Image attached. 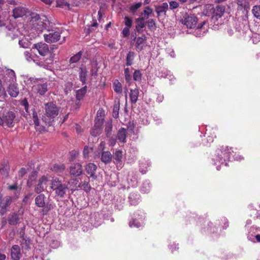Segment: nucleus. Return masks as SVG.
Segmentation results:
<instances>
[{"label":"nucleus","instance_id":"obj_1","mask_svg":"<svg viewBox=\"0 0 260 260\" xmlns=\"http://www.w3.org/2000/svg\"><path fill=\"white\" fill-rule=\"evenodd\" d=\"M0 27H5L9 31L8 35L12 39L19 37L21 34L16 28V24L12 23L9 13L6 11L0 10Z\"/></svg>","mask_w":260,"mask_h":260},{"label":"nucleus","instance_id":"obj_2","mask_svg":"<svg viewBox=\"0 0 260 260\" xmlns=\"http://www.w3.org/2000/svg\"><path fill=\"white\" fill-rule=\"evenodd\" d=\"M15 81L16 76L14 71L10 69L7 70L4 76V82L9 84L7 91L13 98L17 97L19 93L17 85L15 83Z\"/></svg>","mask_w":260,"mask_h":260},{"label":"nucleus","instance_id":"obj_3","mask_svg":"<svg viewBox=\"0 0 260 260\" xmlns=\"http://www.w3.org/2000/svg\"><path fill=\"white\" fill-rule=\"evenodd\" d=\"M45 112L42 119L45 123L50 125L54 121L59 113V107L53 102H48L44 105Z\"/></svg>","mask_w":260,"mask_h":260},{"label":"nucleus","instance_id":"obj_4","mask_svg":"<svg viewBox=\"0 0 260 260\" xmlns=\"http://www.w3.org/2000/svg\"><path fill=\"white\" fill-rule=\"evenodd\" d=\"M6 6L8 7L10 11L12 10V16L14 19L23 17L27 12V9L25 7L15 0H9Z\"/></svg>","mask_w":260,"mask_h":260},{"label":"nucleus","instance_id":"obj_5","mask_svg":"<svg viewBox=\"0 0 260 260\" xmlns=\"http://www.w3.org/2000/svg\"><path fill=\"white\" fill-rule=\"evenodd\" d=\"M234 151L232 148H229L228 146L221 147L220 149H218L216 151V153L213 160L215 161L214 164L217 165V162L223 164L224 162L227 160H230L231 156Z\"/></svg>","mask_w":260,"mask_h":260},{"label":"nucleus","instance_id":"obj_6","mask_svg":"<svg viewBox=\"0 0 260 260\" xmlns=\"http://www.w3.org/2000/svg\"><path fill=\"white\" fill-rule=\"evenodd\" d=\"M48 82L43 80H37L34 82L32 91L40 95H43L48 90Z\"/></svg>","mask_w":260,"mask_h":260},{"label":"nucleus","instance_id":"obj_7","mask_svg":"<svg viewBox=\"0 0 260 260\" xmlns=\"http://www.w3.org/2000/svg\"><path fill=\"white\" fill-rule=\"evenodd\" d=\"M144 219V214L141 211H138L134 214L132 220L129 222L130 227L140 228L143 225Z\"/></svg>","mask_w":260,"mask_h":260},{"label":"nucleus","instance_id":"obj_8","mask_svg":"<svg viewBox=\"0 0 260 260\" xmlns=\"http://www.w3.org/2000/svg\"><path fill=\"white\" fill-rule=\"evenodd\" d=\"M15 114L12 111H7L3 114V126L12 127L14 125Z\"/></svg>","mask_w":260,"mask_h":260},{"label":"nucleus","instance_id":"obj_9","mask_svg":"<svg viewBox=\"0 0 260 260\" xmlns=\"http://www.w3.org/2000/svg\"><path fill=\"white\" fill-rule=\"evenodd\" d=\"M198 22L197 17L193 14L189 15H185L184 19H182V23L188 28H194Z\"/></svg>","mask_w":260,"mask_h":260},{"label":"nucleus","instance_id":"obj_10","mask_svg":"<svg viewBox=\"0 0 260 260\" xmlns=\"http://www.w3.org/2000/svg\"><path fill=\"white\" fill-rule=\"evenodd\" d=\"M12 202V198L10 196L4 197L0 202V214L4 215L9 210L8 208Z\"/></svg>","mask_w":260,"mask_h":260},{"label":"nucleus","instance_id":"obj_11","mask_svg":"<svg viewBox=\"0 0 260 260\" xmlns=\"http://www.w3.org/2000/svg\"><path fill=\"white\" fill-rule=\"evenodd\" d=\"M33 48L36 49L39 54L42 56H46L50 53L48 45L45 43L35 44Z\"/></svg>","mask_w":260,"mask_h":260},{"label":"nucleus","instance_id":"obj_12","mask_svg":"<svg viewBox=\"0 0 260 260\" xmlns=\"http://www.w3.org/2000/svg\"><path fill=\"white\" fill-rule=\"evenodd\" d=\"M42 19H39L37 23H33L32 28L39 31H42L48 24V19L47 17L44 15H42Z\"/></svg>","mask_w":260,"mask_h":260},{"label":"nucleus","instance_id":"obj_13","mask_svg":"<svg viewBox=\"0 0 260 260\" xmlns=\"http://www.w3.org/2000/svg\"><path fill=\"white\" fill-rule=\"evenodd\" d=\"M45 41L48 43L56 42L60 38V32L59 31H51L48 34H44Z\"/></svg>","mask_w":260,"mask_h":260},{"label":"nucleus","instance_id":"obj_14","mask_svg":"<svg viewBox=\"0 0 260 260\" xmlns=\"http://www.w3.org/2000/svg\"><path fill=\"white\" fill-rule=\"evenodd\" d=\"M48 180L47 177L43 176L39 179L38 183L35 187V191L37 193H40L44 191L47 187Z\"/></svg>","mask_w":260,"mask_h":260},{"label":"nucleus","instance_id":"obj_15","mask_svg":"<svg viewBox=\"0 0 260 260\" xmlns=\"http://www.w3.org/2000/svg\"><path fill=\"white\" fill-rule=\"evenodd\" d=\"M10 166L7 161H3L0 164V173L2 178L5 179L9 177Z\"/></svg>","mask_w":260,"mask_h":260},{"label":"nucleus","instance_id":"obj_16","mask_svg":"<svg viewBox=\"0 0 260 260\" xmlns=\"http://www.w3.org/2000/svg\"><path fill=\"white\" fill-rule=\"evenodd\" d=\"M82 173V166L79 163L72 164L70 167V174L72 176H79Z\"/></svg>","mask_w":260,"mask_h":260},{"label":"nucleus","instance_id":"obj_17","mask_svg":"<svg viewBox=\"0 0 260 260\" xmlns=\"http://www.w3.org/2000/svg\"><path fill=\"white\" fill-rule=\"evenodd\" d=\"M96 169V166L93 163H89L85 167L86 172L94 180L97 178V176L95 174Z\"/></svg>","mask_w":260,"mask_h":260},{"label":"nucleus","instance_id":"obj_18","mask_svg":"<svg viewBox=\"0 0 260 260\" xmlns=\"http://www.w3.org/2000/svg\"><path fill=\"white\" fill-rule=\"evenodd\" d=\"M11 256L12 260H19L21 256L20 248L18 245H13L11 249Z\"/></svg>","mask_w":260,"mask_h":260},{"label":"nucleus","instance_id":"obj_19","mask_svg":"<svg viewBox=\"0 0 260 260\" xmlns=\"http://www.w3.org/2000/svg\"><path fill=\"white\" fill-rule=\"evenodd\" d=\"M114 163L118 167H122V160L123 158V152L121 150H116L113 154Z\"/></svg>","mask_w":260,"mask_h":260},{"label":"nucleus","instance_id":"obj_20","mask_svg":"<svg viewBox=\"0 0 260 260\" xmlns=\"http://www.w3.org/2000/svg\"><path fill=\"white\" fill-rule=\"evenodd\" d=\"M32 118L35 125L36 129L40 132H43L45 130L44 126L40 125L39 124V120L38 117L37 113L36 111H34L32 113Z\"/></svg>","mask_w":260,"mask_h":260},{"label":"nucleus","instance_id":"obj_21","mask_svg":"<svg viewBox=\"0 0 260 260\" xmlns=\"http://www.w3.org/2000/svg\"><path fill=\"white\" fill-rule=\"evenodd\" d=\"M87 72V70L85 67H81L80 68L79 76L80 81L82 82V84L86 83Z\"/></svg>","mask_w":260,"mask_h":260},{"label":"nucleus","instance_id":"obj_22","mask_svg":"<svg viewBox=\"0 0 260 260\" xmlns=\"http://www.w3.org/2000/svg\"><path fill=\"white\" fill-rule=\"evenodd\" d=\"M7 221L10 225H16L19 221V216L16 213H10L8 216Z\"/></svg>","mask_w":260,"mask_h":260},{"label":"nucleus","instance_id":"obj_23","mask_svg":"<svg viewBox=\"0 0 260 260\" xmlns=\"http://www.w3.org/2000/svg\"><path fill=\"white\" fill-rule=\"evenodd\" d=\"M215 13L214 18L217 20L220 18L225 11V7L223 6L218 5L214 8Z\"/></svg>","mask_w":260,"mask_h":260},{"label":"nucleus","instance_id":"obj_24","mask_svg":"<svg viewBox=\"0 0 260 260\" xmlns=\"http://www.w3.org/2000/svg\"><path fill=\"white\" fill-rule=\"evenodd\" d=\"M67 188V186L66 184L61 183L60 185L56 188L54 190L55 191L56 195L62 197L64 196Z\"/></svg>","mask_w":260,"mask_h":260},{"label":"nucleus","instance_id":"obj_25","mask_svg":"<svg viewBox=\"0 0 260 260\" xmlns=\"http://www.w3.org/2000/svg\"><path fill=\"white\" fill-rule=\"evenodd\" d=\"M214 13L215 10L213 5L209 4L205 6L204 10V13L206 16H212L214 18Z\"/></svg>","mask_w":260,"mask_h":260},{"label":"nucleus","instance_id":"obj_26","mask_svg":"<svg viewBox=\"0 0 260 260\" xmlns=\"http://www.w3.org/2000/svg\"><path fill=\"white\" fill-rule=\"evenodd\" d=\"M136 29L137 31L139 32H142L143 28L145 26L144 18L143 17L138 18L136 20Z\"/></svg>","mask_w":260,"mask_h":260},{"label":"nucleus","instance_id":"obj_27","mask_svg":"<svg viewBox=\"0 0 260 260\" xmlns=\"http://www.w3.org/2000/svg\"><path fill=\"white\" fill-rule=\"evenodd\" d=\"M129 202L131 205H136L140 200V196L138 193H131L128 197Z\"/></svg>","mask_w":260,"mask_h":260},{"label":"nucleus","instance_id":"obj_28","mask_svg":"<svg viewBox=\"0 0 260 260\" xmlns=\"http://www.w3.org/2000/svg\"><path fill=\"white\" fill-rule=\"evenodd\" d=\"M139 94V91L138 88L131 89L129 93V97L131 102L133 104H135L137 100Z\"/></svg>","mask_w":260,"mask_h":260},{"label":"nucleus","instance_id":"obj_29","mask_svg":"<svg viewBox=\"0 0 260 260\" xmlns=\"http://www.w3.org/2000/svg\"><path fill=\"white\" fill-rule=\"evenodd\" d=\"M126 129L124 128H121L118 132L117 138L118 140L122 143L125 142L126 137Z\"/></svg>","mask_w":260,"mask_h":260},{"label":"nucleus","instance_id":"obj_30","mask_svg":"<svg viewBox=\"0 0 260 260\" xmlns=\"http://www.w3.org/2000/svg\"><path fill=\"white\" fill-rule=\"evenodd\" d=\"M147 40V37L145 35H143L141 37H138L137 39L136 43V47L138 51H140L143 50V48L141 45L143 44L145 41Z\"/></svg>","mask_w":260,"mask_h":260},{"label":"nucleus","instance_id":"obj_31","mask_svg":"<svg viewBox=\"0 0 260 260\" xmlns=\"http://www.w3.org/2000/svg\"><path fill=\"white\" fill-rule=\"evenodd\" d=\"M112 155L109 151H104L101 155V160L105 164H108L111 162Z\"/></svg>","mask_w":260,"mask_h":260},{"label":"nucleus","instance_id":"obj_32","mask_svg":"<svg viewBox=\"0 0 260 260\" xmlns=\"http://www.w3.org/2000/svg\"><path fill=\"white\" fill-rule=\"evenodd\" d=\"M65 166L63 164H54L51 168V170L58 174H60L64 171Z\"/></svg>","mask_w":260,"mask_h":260},{"label":"nucleus","instance_id":"obj_33","mask_svg":"<svg viewBox=\"0 0 260 260\" xmlns=\"http://www.w3.org/2000/svg\"><path fill=\"white\" fill-rule=\"evenodd\" d=\"M168 4L167 3H164L161 5L156 7L155 11L158 15H160L162 13L165 14L168 9Z\"/></svg>","mask_w":260,"mask_h":260},{"label":"nucleus","instance_id":"obj_34","mask_svg":"<svg viewBox=\"0 0 260 260\" xmlns=\"http://www.w3.org/2000/svg\"><path fill=\"white\" fill-rule=\"evenodd\" d=\"M35 203L38 207H43L45 205L44 194L38 195L35 199Z\"/></svg>","mask_w":260,"mask_h":260},{"label":"nucleus","instance_id":"obj_35","mask_svg":"<svg viewBox=\"0 0 260 260\" xmlns=\"http://www.w3.org/2000/svg\"><path fill=\"white\" fill-rule=\"evenodd\" d=\"M238 9L239 10H244L247 11L249 8L248 3L245 0H238L237 1Z\"/></svg>","mask_w":260,"mask_h":260},{"label":"nucleus","instance_id":"obj_36","mask_svg":"<svg viewBox=\"0 0 260 260\" xmlns=\"http://www.w3.org/2000/svg\"><path fill=\"white\" fill-rule=\"evenodd\" d=\"M87 92V86L80 88L76 91V99L77 101H80L83 99Z\"/></svg>","mask_w":260,"mask_h":260},{"label":"nucleus","instance_id":"obj_37","mask_svg":"<svg viewBox=\"0 0 260 260\" xmlns=\"http://www.w3.org/2000/svg\"><path fill=\"white\" fill-rule=\"evenodd\" d=\"M30 24L31 26L33 25V23H37V21L39 20V19H42V15L38 14L36 13H31L30 14Z\"/></svg>","mask_w":260,"mask_h":260},{"label":"nucleus","instance_id":"obj_38","mask_svg":"<svg viewBox=\"0 0 260 260\" xmlns=\"http://www.w3.org/2000/svg\"><path fill=\"white\" fill-rule=\"evenodd\" d=\"M19 45L21 47L27 48L30 46V42L25 38H22L19 40Z\"/></svg>","mask_w":260,"mask_h":260},{"label":"nucleus","instance_id":"obj_39","mask_svg":"<svg viewBox=\"0 0 260 260\" xmlns=\"http://www.w3.org/2000/svg\"><path fill=\"white\" fill-rule=\"evenodd\" d=\"M134 56L135 53L134 52L130 51L128 53L126 56V66H129L132 64Z\"/></svg>","mask_w":260,"mask_h":260},{"label":"nucleus","instance_id":"obj_40","mask_svg":"<svg viewBox=\"0 0 260 260\" xmlns=\"http://www.w3.org/2000/svg\"><path fill=\"white\" fill-rule=\"evenodd\" d=\"M252 12L255 18L260 19V5L253 6L252 9Z\"/></svg>","mask_w":260,"mask_h":260},{"label":"nucleus","instance_id":"obj_41","mask_svg":"<svg viewBox=\"0 0 260 260\" xmlns=\"http://www.w3.org/2000/svg\"><path fill=\"white\" fill-rule=\"evenodd\" d=\"M78 187L82 188L86 192L89 191L91 189V187L89 184V181H85L81 182L78 185Z\"/></svg>","mask_w":260,"mask_h":260},{"label":"nucleus","instance_id":"obj_42","mask_svg":"<svg viewBox=\"0 0 260 260\" xmlns=\"http://www.w3.org/2000/svg\"><path fill=\"white\" fill-rule=\"evenodd\" d=\"M61 182L58 178H53L51 181V187L52 189L54 190L56 188H57L58 186L60 185L61 184Z\"/></svg>","mask_w":260,"mask_h":260},{"label":"nucleus","instance_id":"obj_43","mask_svg":"<svg viewBox=\"0 0 260 260\" xmlns=\"http://www.w3.org/2000/svg\"><path fill=\"white\" fill-rule=\"evenodd\" d=\"M103 122L104 119L103 118H95L94 127L101 129V131H102V125L103 124Z\"/></svg>","mask_w":260,"mask_h":260},{"label":"nucleus","instance_id":"obj_44","mask_svg":"<svg viewBox=\"0 0 260 260\" xmlns=\"http://www.w3.org/2000/svg\"><path fill=\"white\" fill-rule=\"evenodd\" d=\"M247 237L249 240L254 243L260 242V235L259 234H257L254 236L253 235L248 234L247 235Z\"/></svg>","mask_w":260,"mask_h":260},{"label":"nucleus","instance_id":"obj_45","mask_svg":"<svg viewBox=\"0 0 260 260\" xmlns=\"http://www.w3.org/2000/svg\"><path fill=\"white\" fill-rule=\"evenodd\" d=\"M119 103H118L114 105L113 110V117L115 118H117L119 116Z\"/></svg>","mask_w":260,"mask_h":260},{"label":"nucleus","instance_id":"obj_46","mask_svg":"<svg viewBox=\"0 0 260 260\" xmlns=\"http://www.w3.org/2000/svg\"><path fill=\"white\" fill-rule=\"evenodd\" d=\"M7 97V94L5 88L3 86L2 81L0 79V98L5 99Z\"/></svg>","mask_w":260,"mask_h":260},{"label":"nucleus","instance_id":"obj_47","mask_svg":"<svg viewBox=\"0 0 260 260\" xmlns=\"http://www.w3.org/2000/svg\"><path fill=\"white\" fill-rule=\"evenodd\" d=\"M142 78V74L139 70H136L133 74V79L135 81H140Z\"/></svg>","mask_w":260,"mask_h":260},{"label":"nucleus","instance_id":"obj_48","mask_svg":"<svg viewBox=\"0 0 260 260\" xmlns=\"http://www.w3.org/2000/svg\"><path fill=\"white\" fill-rule=\"evenodd\" d=\"M142 3H138L136 4L132 5L130 6L129 9L131 12L134 13L137 10L141 7Z\"/></svg>","mask_w":260,"mask_h":260},{"label":"nucleus","instance_id":"obj_49","mask_svg":"<svg viewBox=\"0 0 260 260\" xmlns=\"http://www.w3.org/2000/svg\"><path fill=\"white\" fill-rule=\"evenodd\" d=\"M81 55H82V54L81 52H78L77 54H76L74 56H72L70 58V62L71 63H75V62H77L81 58Z\"/></svg>","mask_w":260,"mask_h":260},{"label":"nucleus","instance_id":"obj_50","mask_svg":"<svg viewBox=\"0 0 260 260\" xmlns=\"http://www.w3.org/2000/svg\"><path fill=\"white\" fill-rule=\"evenodd\" d=\"M148 27L151 29H154L156 28L155 23L153 19H150L147 21Z\"/></svg>","mask_w":260,"mask_h":260},{"label":"nucleus","instance_id":"obj_51","mask_svg":"<svg viewBox=\"0 0 260 260\" xmlns=\"http://www.w3.org/2000/svg\"><path fill=\"white\" fill-rule=\"evenodd\" d=\"M112 129V124L111 122L108 123L105 127V133L107 136H109L111 135V133Z\"/></svg>","mask_w":260,"mask_h":260},{"label":"nucleus","instance_id":"obj_52","mask_svg":"<svg viewBox=\"0 0 260 260\" xmlns=\"http://www.w3.org/2000/svg\"><path fill=\"white\" fill-rule=\"evenodd\" d=\"M114 90L116 92L120 93L122 91V86L119 82L114 83Z\"/></svg>","mask_w":260,"mask_h":260},{"label":"nucleus","instance_id":"obj_53","mask_svg":"<svg viewBox=\"0 0 260 260\" xmlns=\"http://www.w3.org/2000/svg\"><path fill=\"white\" fill-rule=\"evenodd\" d=\"M150 186L148 182L144 183L141 187V191L144 193H147L150 190Z\"/></svg>","mask_w":260,"mask_h":260},{"label":"nucleus","instance_id":"obj_54","mask_svg":"<svg viewBox=\"0 0 260 260\" xmlns=\"http://www.w3.org/2000/svg\"><path fill=\"white\" fill-rule=\"evenodd\" d=\"M92 151V148H89L88 146H85L83 152L84 157L85 158L88 157L89 156V153Z\"/></svg>","mask_w":260,"mask_h":260},{"label":"nucleus","instance_id":"obj_55","mask_svg":"<svg viewBox=\"0 0 260 260\" xmlns=\"http://www.w3.org/2000/svg\"><path fill=\"white\" fill-rule=\"evenodd\" d=\"M124 24L126 27H131L132 25V19L127 16H125L124 17Z\"/></svg>","mask_w":260,"mask_h":260},{"label":"nucleus","instance_id":"obj_56","mask_svg":"<svg viewBox=\"0 0 260 260\" xmlns=\"http://www.w3.org/2000/svg\"><path fill=\"white\" fill-rule=\"evenodd\" d=\"M102 131H101V129L96 128L93 127V128L91 131V134L92 136L94 137H96L98 135H99L100 134H101Z\"/></svg>","mask_w":260,"mask_h":260},{"label":"nucleus","instance_id":"obj_57","mask_svg":"<svg viewBox=\"0 0 260 260\" xmlns=\"http://www.w3.org/2000/svg\"><path fill=\"white\" fill-rule=\"evenodd\" d=\"M125 78L127 82H129L131 79V76L128 68L124 69Z\"/></svg>","mask_w":260,"mask_h":260},{"label":"nucleus","instance_id":"obj_58","mask_svg":"<svg viewBox=\"0 0 260 260\" xmlns=\"http://www.w3.org/2000/svg\"><path fill=\"white\" fill-rule=\"evenodd\" d=\"M170 9H175L179 7V4L176 1H171L169 3Z\"/></svg>","mask_w":260,"mask_h":260},{"label":"nucleus","instance_id":"obj_59","mask_svg":"<svg viewBox=\"0 0 260 260\" xmlns=\"http://www.w3.org/2000/svg\"><path fill=\"white\" fill-rule=\"evenodd\" d=\"M152 13V10L149 7H146L144 10V14L145 15L147 16V17Z\"/></svg>","mask_w":260,"mask_h":260},{"label":"nucleus","instance_id":"obj_60","mask_svg":"<svg viewBox=\"0 0 260 260\" xmlns=\"http://www.w3.org/2000/svg\"><path fill=\"white\" fill-rule=\"evenodd\" d=\"M27 173V171L25 168H22L20 169V170L19 171L18 174L19 176L20 177H22L24 176V175H25Z\"/></svg>","mask_w":260,"mask_h":260},{"label":"nucleus","instance_id":"obj_61","mask_svg":"<svg viewBox=\"0 0 260 260\" xmlns=\"http://www.w3.org/2000/svg\"><path fill=\"white\" fill-rule=\"evenodd\" d=\"M122 34L124 36L127 37L129 35V27H125L123 29Z\"/></svg>","mask_w":260,"mask_h":260},{"label":"nucleus","instance_id":"obj_62","mask_svg":"<svg viewBox=\"0 0 260 260\" xmlns=\"http://www.w3.org/2000/svg\"><path fill=\"white\" fill-rule=\"evenodd\" d=\"M22 248H24L25 249L28 248L29 247V241H27L25 239H23L22 242H21Z\"/></svg>","mask_w":260,"mask_h":260},{"label":"nucleus","instance_id":"obj_63","mask_svg":"<svg viewBox=\"0 0 260 260\" xmlns=\"http://www.w3.org/2000/svg\"><path fill=\"white\" fill-rule=\"evenodd\" d=\"M18 188V186L16 184H13L11 185H9L8 186V189L9 190H17Z\"/></svg>","mask_w":260,"mask_h":260},{"label":"nucleus","instance_id":"obj_64","mask_svg":"<svg viewBox=\"0 0 260 260\" xmlns=\"http://www.w3.org/2000/svg\"><path fill=\"white\" fill-rule=\"evenodd\" d=\"M24 55L26 59L29 61L30 58V54L29 53V52L28 51H25L24 53Z\"/></svg>","mask_w":260,"mask_h":260}]
</instances>
